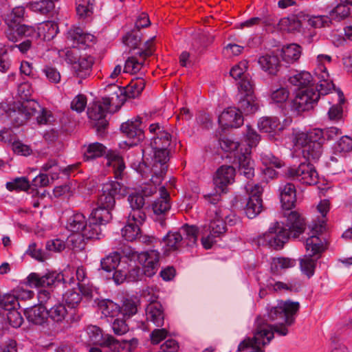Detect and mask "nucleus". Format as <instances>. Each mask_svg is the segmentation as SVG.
<instances>
[{
	"label": "nucleus",
	"mask_w": 352,
	"mask_h": 352,
	"mask_svg": "<svg viewBox=\"0 0 352 352\" xmlns=\"http://www.w3.org/2000/svg\"><path fill=\"white\" fill-rule=\"evenodd\" d=\"M287 218L286 226L283 223L276 221L270 226L267 232L260 237L259 242L267 244L274 249H280L287 241L290 234L298 237L305 230L304 219L296 211L285 212Z\"/></svg>",
	"instance_id": "obj_1"
},
{
	"label": "nucleus",
	"mask_w": 352,
	"mask_h": 352,
	"mask_svg": "<svg viewBox=\"0 0 352 352\" xmlns=\"http://www.w3.org/2000/svg\"><path fill=\"white\" fill-rule=\"evenodd\" d=\"M298 302L292 300H280L276 306L272 307L267 311V320L262 317L270 327L273 334L285 336L288 334L287 327L292 325L295 322V316L299 310ZM261 318V316H260Z\"/></svg>",
	"instance_id": "obj_2"
},
{
	"label": "nucleus",
	"mask_w": 352,
	"mask_h": 352,
	"mask_svg": "<svg viewBox=\"0 0 352 352\" xmlns=\"http://www.w3.org/2000/svg\"><path fill=\"white\" fill-rule=\"evenodd\" d=\"M126 194V187L120 182L111 181L106 183L98 197V207L92 211L91 217L100 225L107 223L112 218L111 211L115 206L116 199Z\"/></svg>",
	"instance_id": "obj_3"
},
{
	"label": "nucleus",
	"mask_w": 352,
	"mask_h": 352,
	"mask_svg": "<svg viewBox=\"0 0 352 352\" xmlns=\"http://www.w3.org/2000/svg\"><path fill=\"white\" fill-rule=\"evenodd\" d=\"M228 212L226 208H216L212 206L207 211V221L208 225L203 226L201 231V243L205 249L212 248L213 243L216 241L215 238L220 236L226 232V226L223 215Z\"/></svg>",
	"instance_id": "obj_4"
},
{
	"label": "nucleus",
	"mask_w": 352,
	"mask_h": 352,
	"mask_svg": "<svg viewBox=\"0 0 352 352\" xmlns=\"http://www.w3.org/2000/svg\"><path fill=\"white\" fill-rule=\"evenodd\" d=\"M168 160L169 153L166 149L153 150L148 165L143 162L135 168L143 177L147 178L151 175V180L155 184H160L166 173Z\"/></svg>",
	"instance_id": "obj_5"
},
{
	"label": "nucleus",
	"mask_w": 352,
	"mask_h": 352,
	"mask_svg": "<svg viewBox=\"0 0 352 352\" xmlns=\"http://www.w3.org/2000/svg\"><path fill=\"white\" fill-rule=\"evenodd\" d=\"M274 338L272 331L265 320L257 317L254 322L252 338H246L241 341L237 348L238 351L264 352L262 346L268 344Z\"/></svg>",
	"instance_id": "obj_6"
},
{
	"label": "nucleus",
	"mask_w": 352,
	"mask_h": 352,
	"mask_svg": "<svg viewBox=\"0 0 352 352\" xmlns=\"http://www.w3.org/2000/svg\"><path fill=\"white\" fill-rule=\"evenodd\" d=\"M322 133H293L294 147L302 149L303 156L309 160H317L322 154V146L325 142Z\"/></svg>",
	"instance_id": "obj_7"
},
{
	"label": "nucleus",
	"mask_w": 352,
	"mask_h": 352,
	"mask_svg": "<svg viewBox=\"0 0 352 352\" xmlns=\"http://www.w3.org/2000/svg\"><path fill=\"white\" fill-rule=\"evenodd\" d=\"M92 219L87 225L86 218L82 213L76 212L72 214L67 220L66 228L74 233H83L87 238H98L99 223Z\"/></svg>",
	"instance_id": "obj_8"
},
{
	"label": "nucleus",
	"mask_w": 352,
	"mask_h": 352,
	"mask_svg": "<svg viewBox=\"0 0 352 352\" xmlns=\"http://www.w3.org/2000/svg\"><path fill=\"white\" fill-rule=\"evenodd\" d=\"M260 140L261 137L258 133H247L245 141L248 147H245L244 151L241 148V153L237 155L240 174L248 179L252 177L254 172L249 155L251 153V149L257 146Z\"/></svg>",
	"instance_id": "obj_9"
},
{
	"label": "nucleus",
	"mask_w": 352,
	"mask_h": 352,
	"mask_svg": "<svg viewBox=\"0 0 352 352\" xmlns=\"http://www.w3.org/2000/svg\"><path fill=\"white\" fill-rule=\"evenodd\" d=\"M38 104L35 100H26L14 104L12 109H10L8 114L10 122L14 126H19L36 112Z\"/></svg>",
	"instance_id": "obj_10"
},
{
	"label": "nucleus",
	"mask_w": 352,
	"mask_h": 352,
	"mask_svg": "<svg viewBox=\"0 0 352 352\" xmlns=\"http://www.w3.org/2000/svg\"><path fill=\"white\" fill-rule=\"evenodd\" d=\"M111 102L110 98H102L101 101L94 102L88 107V117L91 120V125L98 132L102 129H105L108 125L106 116Z\"/></svg>",
	"instance_id": "obj_11"
},
{
	"label": "nucleus",
	"mask_w": 352,
	"mask_h": 352,
	"mask_svg": "<svg viewBox=\"0 0 352 352\" xmlns=\"http://www.w3.org/2000/svg\"><path fill=\"white\" fill-rule=\"evenodd\" d=\"M324 221L314 223L309 228L310 232L308 233L309 237L305 241V248L307 254L314 257H320V254L326 249V245L324 241L319 237V234L324 229Z\"/></svg>",
	"instance_id": "obj_12"
},
{
	"label": "nucleus",
	"mask_w": 352,
	"mask_h": 352,
	"mask_svg": "<svg viewBox=\"0 0 352 352\" xmlns=\"http://www.w3.org/2000/svg\"><path fill=\"white\" fill-rule=\"evenodd\" d=\"M321 94L317 92L314 87L299 90L296 97L292 102V111L296 114H300L305 111H309L317 103Z\"/></svg>",
	"instance_id": "obj_13"
},
{
	"label": "nucleus",
	"mask_w": 352,
	"mask_h": 352,
	"mask_svg": "<svg viewBox=\"0 0 352 352\" xmlns=\"http://www.w3.org/2000/svg\"><path fill=\"white\" fill-rule=\"evenodd\" d=\"M154 38L155 36L146 41L144 49L139 50L134 53L133 56L126 59L124 72L135 74L141 69L146 57L151 56L154 52V47L152 44Z\"/></svg>",
	"instance_id": "obj_14"
},
{
	"label": "nucleus",
	"mask_w": 352,
	"mask_h": 352,
	"mask_svg": "<svg viewBox=\"0 0 352 352\" xmlns=\"http://www.w3.org/2000/svg\"><path fill=\"white\" fill-rule=\"evenodd\" d=\"M250 197L245 207V212L249 219H254L263 210V201L261 197L263 188L258 184H248L245 186Z\"/></svg>",
	"instance_id": "obj_15"
},
{
	"label": "nucleus",
	"mask_w": 352,
	"mask_h": 352,
	"mask_svg": "<svg viewBox=\"0 0 352 352\" xmlns=\"http://www.w3.org/2000/svg\"><path fill=\"white\" fill-rule=\"evenodd\" d=\"M285 175L305 184L312 185L318 182V173L309 163H301L298 167L289 168Z\"/></svg>",
	"instance_id": "obj_16"
},
{
	"label": "nucleus",
	"mask_w": 352,
	"mask_h": 352,
	"mask_svg": "<svg viewBox=\"0 0 352 352\" xmlns=\"http://www.w3.org/2000/svg\"><path fill=\"white\" fill-rule=\"evenodd\" d=\"M235 170L232 166L223 165L216 171L213 181L217 193L224 192L227 186L234 179Z\"/></svg>",
	"instance_id": "obj_17"
},
{
	"label": "nucleus",
	"mask_w": 352,
	"mask_h": 352,
	"mask_svg": "<svg viewBox=\"0 0 352 352\" xmlns=\"http://www.w3.org/2000/svg\"><path fill=\"white\" fill-rule=\"evenodd\" d=\"M160 253L155 250H151L140 253L139 263L142 266V272L151 277L156 274L160 267Z\"/></svg>",
	"instance_id": "obj_18"
},
{
	"label": "nucleus",
	"mask_w": 352,
	"mask_h": 352,
	"mask_svg": "<svg viewBox=\"0 0 352 352\" xmlns=\"http://www.w3.org/2000/svg\"><path fill=\"white\" fill-rule=\"evenodd\" d=\"M218 121L223 131L236 129L243 123L241 113L235 107H230L223 111L219 116Z\"/></svg>",
	"instance_id": "obj_19"
},
{
	"label": "nucleus",
	"mask_w": 352,
	"mask_h": 352,
	"mask_svg": "<svg viewBox=\"0 0 352 352\" xmlns=\"http://www.w3.org/2000/svg\"><path fill=\"white\" fill-rule=\"evenodd\" d=\"M291 118H285L280 122L275 117H263L258 122V129L262 132H275L289 130L292 124Z\"/></svg>",
	"instance_id": "obj_20"
},
{
	"label": "nucleus",
	"mask_w": 352,
	"mask_h": 352,
	"mask_svg": "<svg viewBox=\"0 0 352 352\" xmlns=\"http://www.w3.org/2000/svg\"><path fill=\"white\" fill-rule=\"evenodd\" d=\"M128 201L131 208L129 219L136 223H143L146 219L145 212L142 210L145 203L144 196L141 193H133L129 196Z\"/></svg>",
	"instance_id": "obj_21"
},
{
	"label": "nucleus",
	"mask_w": 352,
	"mask_h": 352,
	"mask_svg": "<svg viewBox=\"0 0 352 352\" xmlns=\"http://www.w3.org/2000/svg\"><path fill=\"white\" fill-rule=\"evenodd\" d=\"M85 335L87 337L86 342L88 344L100 345V346L107 347L110 350L113 338L111 335H104L99 327L94 325L87 327Z\"/></svg>",
	"instance_id": "obj_22"
},
{
	"label": "nucleus",
	"mask_w": 352,
	"mask_h": 352,
	"mask_svg": "<svg viewBox=\"0 0 352 352\" xmlns=\"http://www.w3.org/2000/svg\"><path fill=\"white\" fill-rule=\"evenodd\" d=\"M315 74L316 76L314 78V79L316 80V82H314L315 90L321 95L327 94L334 87V85L325 66H318Z\"/></svg>",
	"instance_id": "obj_23"
},
{
	"label": "nucleus",
	"mask_w": 352,
	"mask_h": 352,
	"mask_svg": "<svg viewBox=\"0 0 352 352\" xmlns=\"http://www.w3.org/2000/svg\"><path fill=\"white\" fill-rule=\"evenodd\" d=\"M146 322L152 323L157 327L164 324L165 315L162 305L157 301L152 300L145 309Z\"/></svg>",
	"instance_id": "obj_24"
},
{
	"label": "nucleus",
	"mask_w": 352,
	"mask_h": 352,
	"mask_svg": "<svg viewBox=\"0 0 352 352\" xmlns=\"http://www.w3.org/2000/svg\"><path fill=\"white\" fill-rule=\"evenodd\" d=\"M160 197L157 199L153 204L154 214L157 216V220L160 221L162 226H164V220L162 217L170 208L169 202V193L164 186L160 188Z\"/></svg>",
	"instance_id": "obj_25"
},
{
	"label": "nucleus",
	"mask_w": 352,
	"mask_h": 352,
	"mask_svg": "<svg viewBox=\"0 0 352 352\" xmlns=\"http://www.w3.org/2000/svg\"><path fill=\"white\" fill-rule=\"evenodd\" d=\"M60 280V275L55 272H48L44 275L31 273L27 278V282L31 287H44L54 285Z\"/></svg>",
	"instance_id": "obj_26"
},
{
	"label": "nucleus",
	"mask_w": 352,
	"mask_h": 352,
	"mask_svg": "<svg viewBox=\"0 0 352 352\" xmlns=\"http://www.w3.org/2000/svg\"><path fill=\"white\" fill-rule=\"evenodd\" d=\"M302 15H304V12H300L296 14L280 19L277 23L278 29L288 32H300L301 28L305 26V20H302Z\"/></svg>",
	"instance_id": "obj_27"
},
{
	"label": "nucleus",
	"mask_w": 352,
	"mask_h": 352,
	"mask_svg": "<svg viewBox=\"0 0 352 352\" xmlns=\"http://www.w3.org/2000/svg\"><path fill=\"white\" fill-rule=\"evenodd\" d=\"M279 192L283 209L290 210L296 200L295 186L292 183L283 184L279 186Z\"/></svg>",
	"instance_id": "obj_28"
},
{
	"label": "nucleus",
	"mask_w": 352,
	"mask_h": 352,
	"mask_svg": "<svg viewBox=\"0 0 352 352\" xmlns=\"http://www.w3.org/2000/svg\"><path fill=\"white\" fill-rule=\"evenodd\" d=\"M247 133L245 134L243 140L239 143L232 137L231 133H222L219 138V144L222 150L226 152L237 151L236 156L241 153V148L244 151L248 147L245 141Z\"/></svg>",
	"instance_id": "obj_29"
},
{
	"label": "nucleus",
	"mask_w": 352,
	"mask_h": 352,
	"mask_svg": "<svg viewBox=\"0 0 352 352\" xmlns=\"http://www.w3.org/2000/svg\"><path fill=\"white\" fill-rule=\"evenodd\" d=\"M67 39L73 42V47H79L80 45H89L94 41V36L85 33L80 28H73L67 32Z\"/></svg>",
	"instance_id": "obj_30"
},
{
	"label": "nucleus",
	"mask_w": 352,
	"mask_h": 352,
	"mask_svg": "<svg viewBox=\"0 0 352 352\" xmlns=\"http://www.w3.org/2000/svg\"><path fill=\"white\" fill-rule=\"evenodd\" d=\"M266 287L269 290L275 292H297L300 289V284L296 280L283 282L270 278L267 280Z\"/></svg>",
	"instance_id": "obj_31"
},
{
	"label": "nucleus",
	"mask_w": 352,
	"mask_h": 352,
	"mask_svg": "<svg viewBox=\"0 0 352 352\" xmlns=\"http://www.w3.org/2000/svg\"><path fill=\"white\" fill-rule=\"evenodd\" d=\"M258 63L262 70L272 76L277 75L281 66L279 58L274 54L260 56L258 59Z\"/></svg>",
	"instance_id": "obj_32"
},
{
	"label": "nucleus",
	"mask_w": 352,
	"mask_h": 352,
	"mask_svg": "<svg viewBox=\"0 0 352 352\" xmlns=\"http://www.w3.org/2000/svg\"><path fill=\"white\" fill-rule=\"evenodd\" d=\"M25 314L28 320L36 325H43L47 321V309L42 306H34L25 309Z\"/></svg>",
	"instance_id": "obj_33"
},
{
	"label": "nucleus",
	"mask_w": 352,
	"mask_h": 352,
	"mask_svg": "<svg viewBox=\"0 0 352 352\" xmlns=\"http://www.w3.org/2000/svg\"><path fill=\"white\" fill-rule=\"evenodd\" d=\"M289 82L300 90H305V89L314 87V82L316 80L314 79L311 74L305 71H302L293 76H291L288 79Z\"/></svg>",
	"instance_id": "obj_34"
},
{
	"label": "nucleus",
	"mask_w": 352,
	"mask_h": 352,
	"mask_svg": "<svg viewBox=\"0 0 352 352\" xmlns=\"http://www.w3.org/2000/svg\"><path fill=\"white\" fill-rule=\"evenodd\" d=\"M0 13L2 16H6L7 23H15L17 21L23 17L25 14V8L23 6H16L12 8L11 12L8 14L10 6L7 0H0Z\"/></svg>",
	"instance_id": "obj_35"
},
{
	"label": "nucleus",
	"mask_w": 352,
	"mask_h": 352,
	"mask_svg": "<svg viewBox=\"0 0 352 352\" xmlns=\"http://www.w3.org/2000/svg\"><path fill=\"white\" fill-rule=\"evenodd\" d=\"M83 159L85 161H89L102 156L107 157L109 150L103 144L99 142H94L84 146Z\"/></svg>",
	"instance_id": "obj_36"
},
{
	"label": "nucleus",
	"mask_w": 352,
	"mask_h": 352,
	"mask_svg": "<svg viewBox=\"0 0 352 352\" xmlns=\"http://www.w3.org/2000/svg\"><path fill=\"white\" fill-rule=\"evenodd\" d=\"M259 108L258 101L255 95L239 96L237 109L242 113L252 114Z\"/></svg>",
	"instance_id": "obj_37"
},
{
	"label": "nucleus",
	"mask_w": 352,
	"mask_h": 352,
	"mask_svg": "<svg viewBox=\"0 0 352 352\" xmlns=\"http://www.w3.org/2000/svg\"><path fill=\"white\" fill-rule=\"evenodd\" d=\"M106 159L107 160V165L112 166L114 171L115 177L116 179L121 178V175L125 168L123 158L113 150H109L107 154Z\"/></svg>",
	"instance_id": "obj_38"
},
{
	"label": "nucleus",
	"mask_w": 352,
	"mask_h": 352,
	"mask_svg": "<svg viewBox=\"0 0 352 352\" xmlns=\"http://www.w3.org/2000/svg\"><path fill=\"white\" fill-rule=\"evenodd\" d=\"M93 63L91 56H81L73 64L72 68L78 77L85 78L90 74Z\"/></svg>",
	"instance_id": "obj_39"
},
{
	"label": "nucleus",
	"mask_w": 352,
	"mask_h": 352,
	"mask_svg": "<svg viewBox=\"0 0 352 352\" xmlns=\"http://www.w3.org/2000/svg\"><path fill=\"white\" fill-rule=\"evenodd\" d=\"M352 6V0H340L338 4L329 13L332 19L341 21L350 15V8Z\"/></svg>",
	"instance_id": "obj_40"
},
{
	"label": "nucleus",
	"mask_w": 352,
	"mask_h": 352,
	"mask_svg": "<svg viewBox=\"0 0 352 352\" xmlns=\"http://www.w3.org/2000/svg\"><path fill=\"white\" fill-rule=\"evenodd\" d=\"M138 345V340L137 338L118 340L113 337L110 351L113 352H120L121 350H125L128 352H131L136 349Z\"/></svg>",
	"instance_id": "obj_41"
},
{
	"label": "nucleus",
	"mask_w": 352,
	"mask_h": 352,
	"mask_svg": "<svg viewBox=\"0 0 352 352\" xmlns=\"http://www.w3.org/2000/svg\"><path fill=\"white\" fill-rule=\"evenodd\" d=\"M26 7L34 12L46 14L54 8L53 0H36L30 1Z\"/></svg>",
	"instance_id": "obj_42"
},
{
	"label": "nucleus",
	"mask_w": 352,
	"mask_h": 352,
	"mask_svg": "<svg viewBox=\"0 0 352 352\" xmlns=\"http://www.w3.org/2000/svg\"><path fill=\"white\" fill-rule=\"evenodd\" d=\"M301 54V47L296 43L284 46L281 50L283 60L287 63L297 60Z\"/></svg>",
	"instance_id": "obj_43"
},
{
	"label": "nucleus",
	"mask_w": 352,
	"mask_h": 352,
	"mask_svg": "<svg viewBox=\"0 0 352 352\" xmlns=\"http://www.w3.org/2000/svg\"><path fill=\"white\" fill-rule=\"evenodd\" d=\"M302 20H305V25L309 26L314 28H320L322 27L329 26L331 20L329 16L324 15L311 16L304 12L302 15Z\"/></svg>",
	"instance_id": "obj_44"
},
{
	"label": "nucleus",
	"mask_w": 352,
	"mask_h": 352,
	"mask_svg": "<svg viewBox=\"0 0 352 352\" xmlns=\"http://www.w3.org/2000/svg\"><path fill=\"white\" fill-rule=\"evenodd\" d=\"M296 264V262L294 259L284 257H277L272 258L270 268L273 274H278L282 270H285L287 269L294 267Z\"/></svg>",
	"instance_id": "obj_45"
},
{
	"label": "nucleus",
	"mask_w": 352,
	"mask_h": 352,
	"mask_svg": "<svg viewBox=\"0 0 352 352\" xmlns=\"http://www.w3.org/2000/svg\"><path fill=\"white\" fill-rule=\"evenodd\" d=\"M144 87V80L142 78H136L135 80H131L126 87L124 95L129 98H135L142 93ZM120 94H123L122 91H120Z\"/></svg>",
	"instance_id": "obj_46"
},
{
	"label": "nucleus",
	"mask_w": 352,
	"mask_h": 352,
	"mask_svg": "<svg viewBox=\"0 0 352 352\" xmlns=\"http://www.w3.org/2000/svg\"><path fill=\"white\" fill-rule=\"evenodd\" d=\"M95 0H76V14L80 19H85L92 15Z\"/></svg>",
	"instance_id": "obj_47"
},
{
	"label": "nucleus",
	"mask_w": 352,
	"mask_h": 352,
	"mask_svg": "<svg viewBox=\"0 0 352 352\" xmlns=\"http://www.w3.org/2000/svg\"><path fill=\"white\" fill-rule=\"evenodd\" d=\"M142 224L136 223L133 220H130L129 216H128L127 225L122 229V236L129 241L136 240L140 232V226Z\"/></svg>",
	"instance_id": "obj_48"
},
{
	"label": "nucleus",
	"mask_w": 352,
	"mask_h": 352,
	"mask_svg": "<svg viewBox=\"0 0 352 352\" xmlns=\"http://www.w3.org/2000/svg\"><path fill=\"white\" fill-rule=\"evenodd\" d=\"M146 124L140 117H135L124 122L120 126L121 132H144Z\"/></svg>",
	"instance_id": "obj_49"
},
{
	"label": "nucleus",
	"mask_w": 352,
	"mask_h": 352,
	"mask_svg": "<svg viewBox=\"0 0 352 352\" xmlns=\"http://www.w3.org/2000/svg\"><path fill=\"white\" fill-rule=\"evenodd\" d=\"M47 311V318L56 323H62L67 316V310L63 304H56Z\"/></svg>",
	"instance_id": "obj_50"
},
{
	"label": "nucleus",
	"mask_w": 352,
	"mask_h": 352,
	"mask_svg": "<svg viewBox=\"0 0 352 352\" xmlns=\"http://www.w3.org/2000/svg\"><path fill=\"white\" fill-rule=\"evenodd\" d=\"M120 262V255L118 252H113L100 261L101 268L107 272L115 270Z\"/></svg>",
	"instance_id": "obj_51"
},
{
	"label": "nucleus",
	"mask_w": 352,
	"mask_h": 352,
	"mask_svg": "<svg viewBox=\"0 0 352 352\" xmlns=\"http://www.w3.org/2000/svg\"><path fill=\"white\" fill-rule=\"evenodd\" d=\"M319 256L314 257L306 254L300 260V270L308 278L311 277L314 274L316 262Z\"/></svg>",
	"instance_id": "obj_52"
},
{
	"label": "nucleus",
	"mask_w": 352,
	"mask_h": 352,
	"mask_svg": "<svg viewBox=\"0 0 352 352\" xmlns=\"http://www.w3.org/2000/svg\"><path fill=\"white\" fill-rule=\"evenodd\" d=\"M183 240L184 239L179 232H169L163 238V241L167 246L168 250H177Z\"/></svg>",
	"instance_id": "obj_53"
},
{
	"label": "nucleus",
	"mask_w": 352,
	"mask_h": 352,
	"mask_svg": "<svg viewBox=\"0 0 352 352\" xmlns=\"http://www.w3.org/2000/svg\"><path fill=\"white\" fill-rule=\"evenodd\" d=\"M102 314L105 317L114 318L120 314V307L111 300L103 301L100 305Z\"/></svg>",
	"instance_id": "obj_54"
},
{
	"label": "nucleus",
	"mask_w": 352,
	"mask_h": 352,
	"mask_svg": "<svg viewBox=\"0 0 352 352\" xmlns=\"http://www.w3.org/2000/svg\"><path fill=\"white\" fill-rule=\"evenodd\" d=\"M171 138L170 133H157L151 140V146L153 150L166 149L170 144Z\"/></svg>",
	"instance_id": "obj_55"
},
{
	"label": "nucleus",
	"mask_w": 352,
	"mask_h": 352,
	"mask_svg": "<svg viewBox=\"0 0 352 352\" xmlns=\"http://www.w3.org/2000/svg\"><path fill=\"white\" fill-rule=\"evenodd\" d=\"M254 86L253 81L250 76L243 78L238 87L239 96L254 95Z\"/></svg>",
	"instance_id": "obj_56"
},
{
	"label": "nucleus",
	"mask_w": 352,
	"mask_h": 352,
	"mask_svg": "<svg viewBox=\"0 0 352 352\" xmlns=\"http://www.w3.org/2000/svg\"><path fill=\"white\" fill-rule=\"evenodd\" d=\"M182 230L186 236L184 241H186L187 245L192 246L196 244L198 233V228L196 226L185 225L182 226Z\"/></svg>",
	"instance_id": "obj_57"
},
{
	"label": "nucleus",
	"mask_w": 352,
	"mask_h": 352,
	"mask_svg": "<svg viewBox=\"0 0 352 352\" xmlns=\"http://www.w3.org/2000/svg\"><path fill=\"white\" fill-rule=\"evenodd\" d=\"M0 307L8 311L16 309L20 307L19 302L15 295L6 294L0 298Z\"/></svg>",
	"instance_id": "obj_58"
},
{
	"label": "nucleus",
	"mask_w": 352,
	"mask_h": 352,
	"mask_svg": "<svg viewBox=\"0 0 352 352\" xmlns=\"http://www.w3.org/2000/svg\"><path fill=\"white\" fill-rule=\"evenodd\" d=\"M42 72L50 83L57 84L60 82V73L56 67L46 65L43 68Z\"/></svg>",
	"instance_id": "obj_59"
},
{
	"label": "nucleus",
	"mask_w": 352,
	"mask_h": 352,
	"mask_svg": "<svg viewBox=\"0 0 352 352\" xmlns=\"http://www.w3.org/2000/svg\"><path fill=\"white\" fill-rule=\"evenodd\" d=\"M248 67V62L246 60H243L232 67L230 72V74L234 79H242L243 78H245V76H249L248 74H245Z\"/></svg>",
	"instance_id": "obj_60"
},
{
	"label": "nucleus",
	"mask_w": 352,
	"mask_h": 352,
	"mask_svg": "<svg viewBox=\"0 0 352 352\" xmlns=\"http://www.w3.org/2000/svg\"><path fill=\"white\" fill-rule=\"evenodd\" d=\"M91 239L85 237L83 233H74L68 238V243L74 250H82L85 248V241Z\"/></svg>",
	"instance_id": "obj_61"
},
{
	"label": "nucleus",
	"mask_w": 352,
	"mask_h": 352,
	"mask_svg": "<svg viewBox=\"0 0 352 352\" xmlns=\"http://www.w3.org/2000/svg\"><path fill=\"white\" fill-rule=\"evenodd\" d=\"M123 43L135 50L141 43V37L138 32H129L123 37Z\"/></svg>",
	"instance_id": "obj_62"
},
{
	"label": "nucleus",
	"mask_w": 352,
	"mask_h": 352,
	"mask_svg": "<svg viewBox=\"0 0 352 352\" xmlns=\"http://www.w3.org/2000/svg\"><path fill=\"white\" fill-rule=\"evenodd\" d=\"M138 311V307L136 303L129 299H126L124 301L122 307H120V314L124 318H130L135 315Z\"/></svg>",
	"instance_id": "obj_63"
},
{
	"label": "nucleus",
	"mask_w": 352,
	"mask_h": 352,
	"mask_svg": "<svg viewBox=\"0 0 352 352\" xmlns=\"http://www.w3.org/2000/svg\"><path fill=\"white\" fill-rule=\"evenodd\" d=\"M63 298L67 305L72 308L76 307L82 300L80 294L73 289L66 292Z\"/></svg>",
	"instance_id": "obj_64"
}]
</instances>
